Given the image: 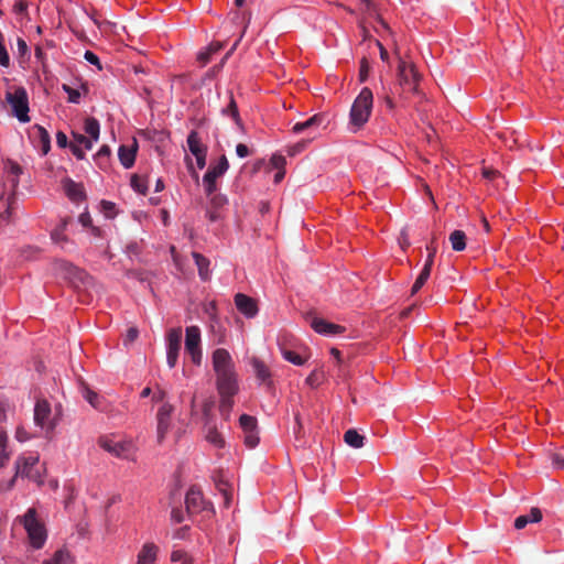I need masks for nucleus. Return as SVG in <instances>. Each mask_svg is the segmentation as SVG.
Masks as SVG:
<instances>
[{"label": "nucleus", "mask_w": 564, "mask_h": 564, "mask_svg": "<svg viewBox=\"0 0 564 564\" xmlns=\"http://www.w3.org/2000/svg\"><path fill=\"white\" fill-rule=\"evenodd\" d=\"M213 367L216 375L235 371L231 356L224 348H218L213 352Z\"/></svg>", "instance_id": "obj_14"}, {"label": "nucleus", "mask_w": 564, "mask_h": 564, "mask_svg": "<svg viewBox=\"0 0 564 564\" xmlns=\"http://www.w3.org/2000/svg\"><path fill=\"white\" fill-rule=\"evenodd\" d=\"M187 145L194 156L207 152V149L202 145L199 135L195 130L191 131L187 135Z\"/></svg>", "instance_id": "obj_26"}, {"label": "nucleus", "mask_w": 564, "mask_h": 564, "mask_svg": "<svg viewBox=\"0 0 564 564\" xmlns=\"http://www.w3.org/2000/svg\"><path fill=\"white\" fill-rule=\"evenodd\" d=\"M426 249L429 250V254H427L426 261H431V265L433 267L434 258H435V253H436V246H435V239L434 238L432 239L431 245H429L426 247Z\"/></svg>", "instance_id": "obj_60"}, {"label": "nucleus", "mask_w": 564, "mask_h": 564, "mask_svg": "<svg viewBox=\"0 0 564 564\" xmlns=\"http://www.w3.org/2000/svg\"><path fill=\"white\" fill-rule=\"evenodd\" d=\"M398 241H399V245L401 246V248L403 250H405L408 247H410V238H409V231H408V228L404 227L401 231H400V235H399V238H398Z\"/></svg>", "instance_id": "obj_52"}, {"label": "nucleus", "mask_w": 564, "mask_h": 564, "mask_svg": "<svg viewBox=\"0 0 564 564\" xmlns=\"http://www.w3.org/2000/svg\"><path fill=\"white\" fill-rule=\"evenodd\" d=\"M130 184H131V187L142 194V195H145L147 192H148V184H147V180L138 174H133L131 176V181H130Z\"/></svg>", "instance_id": "obj_34"}, {"label": "nucleus", "mask_w": 564, "mask_h": 564, "mask_svg": "<svg viewBox=\"0 0 564 564\" xmlns=\"http://www.w3.org/2000/svg\"><path fill=\"white\" fill-rule=\"evenodd\" d=\"M72 137L74 142L70 144H77L78 147L84 145L86 150H91L94 141L90 138L74 131L72 132Z\"/></svg>", "instance_id": "obj_36"}, {"label": "nucleus", "mask_w": 564, "mask_h": 564, "mask_svg": "<svg viewBox=\"0 0 564 564\" xmlns=\"http://www.w3.org/2000/svg\"><path fill=\"white\" fill-rule=\"evenodd\" d=\"M52 560L55 564H68L70 561V554L66 550H58L55 552Z\"/></svg>", "instance_id": "obj_43"}, {"label": "nucleus", "mask_w": 564, "mask_h": 564, "mask_svg": "<svg viewBox=\"0 0 564 564\" xmlns=\"http://www.w3.org/2000/svg\"><path fill=\"white\" fill-rule=\"evenodd\" d=\"M323 121H324V117L322 115H314L303 122L295 123L292 128V131L294 133H302L305 131H311V130L317 128L318 126H321Z\"/></svg>", "instance_id": "obj_24"}, {"label": "nucleus", "mask_w": 564, "mask_h": 564, "mask_svg": "<svg viewBox=\"0 0 564 564\" xmlns=\"http://www.w3.org/2000/svg\"><path fill=\"white\" fill-rule=\"evenodd\" d=\"M110 148L108 145H102L99 151L96 153L95 159L97 161V164L102 167L104 161H107L110 156Z\"/></svg>", "instance_id": "obj_41"}, {"label": "nucleus", "mask_w": 564, "mask_h": 564, "mask_svg": "<svg viewBox=\"0 0 564 564\" xmlns=\"http://www.w3.org/2000/svg\"><path fill=\"white\" fill-rule=\"evenodd\" d=\"M51 405L46 400H37L34 406V423L45 430L46 434L52 433L56 421L52 419Z\"/></svg>", "instance_id": "obj_7"}, {"label": "nucleus", "mask_w": 564, "mask_h": 564, "mask_svg": "<svg viewBox=\"0 0 564 564\" xmlns=\"http://www.w3.org/2000/svg\"><path fill=\"white\" fill-rule=\"evenodd\" d=\"M84 398L94 406L95 409H99V395L90 390L89 388L85 387L84 389Z\"/></svg>", "instance_id": "obj_40"}, {"label": "nucleus", "mask_w": 564, "mask_h": 564, "mask_svg": "<svg viewBox=\"0 0 564 564\" xmlns=\"http://www.w3.org/2000/svg\"><path fill=\"white\" fill-rule=\"evenodd\" d=\"M171 519L175 523H181L184 520V512L180 508H173L171 512Z\"/></svg>", "instance_id": "obj_58"}, {"label": "nucleus", "mask_w": 564, "mask_h": 564, "mask_svg": "<svg viewBox=\"0 0 564 564\" xmlns=\"http://www.w3.org/2000/svg\"><path fill=\"white\" fill-rule=\"evenodd\" d=\"M553 465L558 469H564V448L552 455Z\"/></svg>", "instance_id": "obj_55"}, {"label": "nucleus", "mask_w": 564, "mask_h": 564, "mask_svg": "<svg viewBox=\"0 0 564 564\" xmlns=\"http://www.w3.org/2000/svg\"><path fill=\"white\" fill-rule=\"evenodd\" d=\"M308 140H302L291 147L288 148L286 152L290 156H295L296 154L301 153L307 145Z\"/></svg>", "instance_id": "obj_47"}, {"label": "nucleus", "mask_w": 564, "mask_h": 564, "mask_svg": "<svg viewBox=\"0 0 564 564\" xmlns=\"http://www.w3.org/2000/svg\"><path fill=\"white\" fill-rule=\"evenodd\" d=\"M65 228H66V220L63 221L61 227H58L54 231H52L51 237L55 242H61V241L66 240V237L64 235Z\"/></svg>", "instance_id": "obj_48"}, {"label": "nucleus", "mask_w": 564, "mask_h": 564, "mask_svg": "<svg viewBox=\"0 0 564 564\" xmlns=\"http://www.w3.org/2000/svg\"><path fill=\"white\" fill-rule=\"evenodd\" d=\"M236 153L239 158H246L249 155V149L246 144L239 143L236 147Z\"/></svg>", "instance_id": "obj_63"}, {"label": "nucleus", "mask_w": 564, "mask_h": 564, "mask_svg": "<svg viewBox=\"0 0 564 564\" xmlns=\"http://www.w3.org/2000/svg\"><path fill=\"white\" fill-rule=\"evenodd\" d=\"M235 305L247 318H253L259 311L257 301L243 293H237L235 295Z\"/></svg>", "instance_id": "obj_16"}, {"label": "nucleus", "mask_w": 564, "mask_h": 564, "mask_svg": "<svg viewBox=\"0 0 564 564\" xmlns=\"http://www.w3.org/2000/svg\"><path fill=\"white\" fill-rule=\"evenodd\" d=\"M251 365H252V368H253V371H254L257 378L260 381L265 382L270 379V377H271L270 370L262 360H260L257 357H253L251 359Z\"/></svg>", "instance_id": "obj_27"}, {"label": "nucleus", "mask_w": 564, "mask_h": 564, "mask_svg": "<svg viewBox=\"0 0 564 564\" xmlns=\"http://www.w3.org/2000/svg\"><path fill=\"white\" fill-rule=\"evenodd\" d=\"M9 460V453L7 452V435L0 432V467H3Z\"/></svg>", "instance_id": "obj_37"}, {"label": "nucleus", "mask_w": 564, "mask_h": 564, "mask_svg": "<svg viewBox=\"0 0 564 564\" xmlns=\"http://www.w3.org/2000/svg\"><path fill=\"white\" fill-rule=\"evenodd\" d=\"M29 137L35 148L41 149L42 154L46 155L51 150V137L46 129L40 124H34L29 130Z\"/></svg>", "instance_id": "obj_12"}, {"label": "nucleus", "mask_w": 564, "mask_h": 564, "mask_svg": "<svg viewBox=\"0 0 564 564\" xmlns=\"http://www.w3.org/2000/svg\"><path fill=\"white\" fill-rule=\"evenodd\" d=\"M311 326L316 333L327 336L341 334L345 330V327L340 325L317 317L313 318Z\"/></svg>", "instance_id": "obj_19"}, {"label": "nucleus", "mask_w": 564, "mask_h": 564, "mask_svg": "<svg viewBox=\"0 0 564 564\" xmlns=\"http://www.w3.org/2000/svg\"><path fill=\"white\" fill-rule=\"evenodd\" d=\"M210 204L213 208L218 209L227 204V198L224 195L215 194L210 198Z\"/></svg>", "instance_id": "obj_51"}, {"label": "nucleus", "mask_w": 564, "mask_h": 564, "mask_svg": "<svg viewBox=\"0 0 564 564\" xmlns=\"http://www.w3.org/2000/svg\"><path fill=\"white\" fill-rule=\"evenodd\" d=\"M187 560H193V557L183 550H174L171 553L172 562H181L182 564H185Z\"/></svg>", "instance_id": "obj_44"}, {"label": "nucleus", "mask_w": 564, "mask_h": 564, "mask_svg": "<svg viewBox=\"0 0 564 564\" xmlns=\"http://www.w3.org/2000/svg\"><path fill=\"white\" fill-rule=\"evenodd\" d=\"M39 463L37 456H29V457H19L15 462V475L8 482L7 490H10L14 486V481L17 477H26L33 481L41 482V474L35 466Z\"/></svg>", "instance_id": "obj_5"}, {"label": "nucleus", "mask_w": 564, "mask_h": 564, "mask_svg": "<svg viewBox=\"0 0 564 564\" xmlns=\"http://www.w3.org/2000/svg\"><path fill=\"white\" fill-rule=\"evenodd\" d=\"M159 547L153 542L142 545L137 555V564H154L158 558Z\"/></svg>", "instance_id": "obj_20"}, {"label": "nucleus", "mask_w": 564, "mask_h": 564, "mask_svg": "<svg viewBox=\"0 0 564 564\" xmlns=\"http://www.w3.org/2000/svg\"><path fill=\"white\" fill-rule=\"evenodd\" d=\"M138 144L135 140L132 147L120 145L118 150V156L123 167L130 169L134 164Z\"/></svg>", "instance_id": "obj_22"}, {"label": "nucleus", "mask_w": 564, "mask_h": 564, "mask_svg": "<svg viewBox=\"0 0 564 564\" xmlns=\"http://www.w3.org/2000/svg\"><path fill=\"white\" fill-rule=\"evenodd\" d=\"M98 444L101 448L118 458L131 459L134 454V445L131 441H116L110 437H100Z\"/></svg>", "instance_id": "obj_6"}, {"label": "nucleus", "mask_w": 564, "mask_h": 564, "mask_svg": "<svg viewBox=\"0 0 564 564\" xmlns=\"http://www.w3.org/2000/svg\"><path fill=\"white\" fill-rule=\"evenodd\" d=\"M63 89L65 93H67L69 102L77 104L79 101L80 94L77 89H74L65 84L63 85Z\"/></svg>", "instance_id": "obj_50"}, {"label": "nucleus", "mask_w": 564, "mask_h": 564, "mask_svg": "<svg viewBox=\"0 0 564 564\" xmlns=\"http://www.w3.org/2000/svg\"><path fill=\"white\" fill-rule=\"evenodd\" d=\"M186 512L195 514L206 509L202 492L195 487L189 488L185 497Z\"/></svg>", "instance_id": "obj_17"}, {"label": "nucleus", "mask_w": 564, "mask_h": 564, "mask_svg": "<svg viewBox=\"0 0 564 564\" xmlns=\"http://www.w3.org/2000/svg\"><path fill=\"white\" fill-rule=\"evenodd\" d=\"M431 270H432L431 261H425V264L417 278H420L423 281H427V279L430 278V274H431Z\"/></svg>", "instance_id": "obj_59"}, {"label": "nucleus", "mask_w": 564, "mask_h": 564, "mask_svg": "<svg viewBox=\"0 0 564 564\" xmlns=\"http://www.w3.org/2000/svg\"><path fill=\"white\" fill-rule=\"evenodd\" d=\"M217 390L219 394L235 395L238 391L235 371L217 375Z\"/></svg>", "instance_id": "obj_15"}, {"label": "nucleus", "mask_w": 564, "mask_h": 564, "mask_svg": "<svg viewBox=\"0 0 564 564\" xmlns=\"http://www.w3.org/2000/svg\"><path fill=\"white\" fill-rule=\"evenodd\" d=\"M449 242L454 251H463L466 248V235L463 230H454L449 235Z\"/></svg>", "instance_id": "obj_31"}, {"label": "nucleus", "mask_w": 564, "mask_h": 564, "mask_svg": "<svg viewBox=\"0 0 564 564\" xmlns=\"http://www.w3.org/2000/svg\"><path fill=\"white\" fill-rule=\"evenodd\" d=\"M420 80L421 75L416 70L415 65L413 63L405 62L401 56H399L398 83L403 93H412L415 95L420 94Z\"/></svg>", "instance_id": "obj_3"}, {"label": "nucleus", "mask_w": 564, "mask_h": 564, "mask_svg": "<svg viewBox=\"0 0 564 564\" xmlns=\"http://www.w3.org/2000/svg\"><path fill=\"white\" fill-rule=\"evenodd\" d=\"M84 57L88 63L96 65L99 69H101L99 57L95 53L91 51H86Z\"/></svg>", "instance_id": "obj_57"}, {"label": "nucleus", "mask_w": 564, "mask_h": 564, "mask_svg": "<svg viewBox=\"0 0 564 564\" xmlns=\"http://www.w3.org/2000/svg\"><path fill=\"white\" fill-rule=\"evenodd\" d=\"M84 131L89 135L88 138H90L94 142H97L99 140L100 133L99 121L93 117L86 118L84 123Z\"/></svg>", "instance_id": "obj_29"}, {"label": "nucleus", "mask_w": 564, "mask_h": 564, "mask_svg": "<svg viewBox=\"0 0 564 564\" xmlns=\"http://www.w3.org/2000/svg\"><path fill=\"white\" fill-rule=\"evenodd\" d=\"M59 269L65 273V278L69 279L72 282H80L83 284H88L90 276L84 270L74 267L72 263L62 261L59 263Z\"/></svg>", "instance_id": "obj_18"}, {"label": "nucleus", "mask_w": 564, "mask_h": 564, "mask_svg": "<svg viewBox=\"0 0 564 564\" xmlns=\"http://www.w3.org/2000/svg\"><path fill=\"white\" fill-rule=\"evenodd\" d=\"M240 427L245 432V443L252 448L259 443L257 435V419L254 416L242 414L239 419Z\"/></svg>", "instance_id": "obj_13"}, {"label": "nucleus", "mask_w": 564, "mask_h": 564, "mask_svg": "<svg viewBox=\"0 0 564 564\" xmlns=\"http://www.w3.org/2000/svg\"><path fill=\"white\" fill-rule=\"evenodd\" d=\"M205 427H206V434H205L206 441L217 448H223L225 446V440H224L223 435L218 432L215 423L210 422L209 424H205Z\"/></svg>", "instance_id": "obj_25"}, {"label": "nucleus", "mask_w": 564, "mask_h": 564, "mask_svg": "<svg viewBox=\"0 0 564 564\" xmlns=\"http://www.w3.org/2000/svg\"><path fill=\"white\" fill-rule=\"evenodd\" d=\"M78 220L84 227L91 228V232L95 236H99L100 229L93 226V219L88 212L80 214Z\"/></svg>", "instance_id": "obj_39"}, {"label": "nucleus", "mask_w": 564, "mask_h": 564, "mask_svg": "<svg viewBox=\"0 0 564 564\" xmlns=\"http://www.w3.org/2000/svg\"><path fill=\"white\" fill-rule=\"evenodd\" d=\"M229 167L226 155H221L216 165H210L203 177L205 184V192L208 196L216 192V180L221 176Z\"/></svg>", "instance_id": "obj_8"}, {"label": "nucleus", "mask_w": 564, "mask_h": 564, "mask_svg": "<svg viewBox=\"0 0 564 564\" xmlns=\"http://www.w3.org/2000/svg\"><path fill=\"white\" fill-rule=\"evenodd\" d=\"M270 162H271L272 166L278 170L284 169V166L286 164L285 158L281 154H273Z\"/></svg>", "instance_id": "obj_54"}, {"label": "nucleus", "mask_w": 564, "mask_h": 564, "mask_svg": "<svg viewBox=\"0 0 564 564\" xmlns=\"http://www.w3.org/2000/svg\"><path fill=\"white\" fill-rule=\"evenodd\" d=\"M26 10H28V4L23 1H18L13 6V11L15 14H19V15L26 14Z\"/></svg>", "instance_id": "obj_61"}, {"label": "nucleus", "mask_w": 564, "mask_h": 564, "mask_svg": "<svg viewBox=\"0 0 564 564\" xmlns=\"http://www.w3.org/2000/svg\"><path fill=\"white\" fill-rule=\"evenodd\" d=\"M234 406V395L220 394L219 412L224 420H229Z\"/></svg>", "instance_id": "obj_33"}, {"label": "nucleus", "mask_w": 564, "mask_h": 564, "mask_svg": "<svg viewBox=\"0 0 564 564\" xmlns=\"http://www.w3.org/2000/svg\"><path fill=\"white\" fill-rule=\"evenodd\" d=\"M542 520V512L539 508H531L529 514L519 516L514 520V527L518 530L525 528L528 523H536Z\"/></svg>", "instance_id": "obj_23"}, {"label": "nucleus", "mask_w": 564, "mask_h": 564, "mask_svg": "<svg viewBox=\"0 0 564 564\" xmlns=\"http://www.w3.org/2000/svg\"><path fill=\"white\" fill-rule=\"evenodd\" d=\"M8 172L18 178L22 174V167L14 161L9 160L6 164ZM18 184V180H14V185Z\"/></svg>", "instance_id": "obj_45"}, {"label": "nucleus", "mask_w": 564, "mask_h": 564, "mask_svg": "<svg viewBox=\"0 0 564 564\" xmlns=\"http://www.w3.org/2000/svg\"><path fill=\"white\" fill-rule=\"evenodd\" d=\"M23 524L31 545L34 549H41L46 541V530L44 524L37 519V512L35 508H30L24 516L18 518Z\"/></svg>", "instance_id": "obj_2"}, {"label": "nucleus", "mask_w": 564, "mask_h": 564, "mask_svg": "<svg viewBox=\"0 0 564 564\" xmlns=\"http://www.w3.org/2000/svg\"><path fill=\"white\" fill-rule=\"evenodd\" d=\"M100 206L106 217L112 218L115 216V203L109 200H101Z\"/></svg>", "instance_id": "obj_49"}, {"label": "nucleus", "mask_w": 564, "mask_h": 564, "mask_svg": "<svg viewBox=\"0 0 564 564\" xmlns=\"http://www.w3.org/2000/svg\"><path fill=\"white\" fill-rule=\"evenodd\" d=\"M6 101L11 106L12 113L19 121L28 122L29 117V98L24 87H15L13 91L6 93Z\"/></svg>", "instance_id": "obj_4"}, {"label": "nucleus", "mask_w": 564, "mask_h": 564, "mask_svg": "<svg viewBox=\"0 0 564 564\" xmlns=\"http://www.w3.org/2000/svg\"><path fill=\"white\" fill-rule=\"evenodd\" d=\"M193 258L198 269V274L202 280L206 281L209 279V260L198 252H193Z\"/></svg>", "instance_id": "obj_28"}, {"label": "nucleus", "mask_w": 564, "mask_h": 564, "mask_svg": "<svg viewBox=\"0 0 564 564\" xmlns=\"http://www.w3.org/2000/svg\"><path fill=\"white\" fill-rule=\"evenodd\" d=\"M69 148L73 152V154L78 159V160H84L85 159V152L82 150L80 147H78L77 144H69Z\"/></svg>", "instance_id": "obj_64"}, {"label": "nucleus", "mask_w": 564, "mask_h": 564, "mask_svg": "<svg viewBox=\"0 0 564 564\" xmlns=\"http://www.w3.org/2000/svg\"><path fill=\"white\" fill-rule=\"evenodd\" d=\"M344 441L354 448H360L364 446L365 436L359 434L356 430L350 429L345 432Z\"/></svg>", "instance_id": "obj_30"}, {"label": "nucleus", "mask_w": 564, "mask_h": 564, "mask_svg": "<svg viewBox=\"0 0 564 564\" xmlns=\"http://www.w3.org/2000/svg\"><path fill=\"white\" fill-rule=\"evenodd\" d=\"M63 186L66 195L73 202H79L86 198L84 186L80 183H76L70 178L63 181Z\"/></svg>", "instance_id": "obj_21"}, {"label": "nucleus", "mask_w": 564, "mask_h": 564, "mask_svg": "<svg viewBox=\"0 0 564 564\" xmlns=\"http://www.w3.org/2000/svg\"><path fill=\"white\" fill-rule=\"evenodd\" d=\"M139 336V330L137 327H130L128 330H127V334H126V337H124V344L128 345V344H131L133 343Z\"/></svg>", "instance_id": "obj_56"}, {"label": "nucleus", "mask_w": 564, "mask_h": 564, "mask_svg": "<svg viewBox=\"0 0 564 564\" xmlns=\"http://www.w3.org/2000/svg\"><path fill=\"white\" fill-rule=\"evenodd\" d=\"M370 72V65L366 57L360 61L359 67V82L364 83L367 80Z\"/></svg>", "instance_id": "obj_46"}, {"label": "nucleus", "mask_w": 564, "mask_h": 564, "mask_svg": "<svg viewBox=\"0 0 564 564\" xmlns=\"http://www.w3.org/2000/svg\"><path fill=\"white\" fill-rule=\"evenodd\" d=\"M282 355L288 361L292 362L293 365L302 366L305 362V359L295 351L283 349Z\"/></svg>", "instance_id": "obj_38"}, {"label": "nucleus", "mask_w": 564, "mask_h": 564, "mask_svg": "<svg viewBox=\"0 0 564 564\" xmlns=\"http://www.w3.org/2000/svg\"><path fill=\"white\" fill-rule=\"evenodd\" d=\"M173 405L170 403H164L158 411L156 414V438L158 443H162L165 438L166 433L170 430L171 425V415L173 413Z\"/></svg>", "instance_id": "obj_11"}, {"label": "nucleus", "mask_w": 564, "mask_h": 564, "mask_svg": "<svg viewBox=\"0 0 564 564\" xmlns=\"http://www.w3.org/2000/svg\"><path fill=\"white\" fill-rule=\"evenodd\" d=\"M214 406H215V400L213 398H208L204 401L203 406H202V413H203V417L205 420V424H209L210 422H214L213 414H212Z\"/></svg>", "instance_id": "obj_35"}, {"label": "nucleus", "mask_w": 564, "mask_h": 564, "mask_svg": "<svg viewBox=\"0 0 564 564\" xmlns=\"http://www.w3.org/2000/svg\"><path fill=\"white\" fill-rule=\"evenodd\" d=\"M372 104L373 95L371 89L364 87L355 99L349 115L350 126L355 132L369 120L372 110Z\"/></svg>", "instance_id": "obj_1"}, {"label": "nucleus", "mask_w": 564, "mask_h": 564, "mask_svg": "<svg viewBox=\"0 0 564 564\" xmlns=\"http://www.w3.org/2000/svg\"><path fill=\"white\" fill-rule=\"evenodd\" d=\"M185 333V350L191 356L192 361L199 365L202 361L200 329L197 326H189Z\"/></svg>", "instance_id": "obj_9"}, {"label": "nucleus", "mask_w": 564, "mask_h": 564, "mask_svg": "<svg viewBox=\"0 0 564 564\" xmlns=\"http://www.w3.org/2000/svg\"><path fill=\"white\" fill-rule=\"evenodd\" d=\"M0 65L8 67L10 65L9 53L3 44V35L0 32Z\"/></svg>", "instance_id": "obj_42"}, {"label": "nucleus", "mask_w": 564, "mask_h": 564, "mask_svg": "<svg viewBox=\"0 0 564 564\" xmlns=\"http://www.w3.org/2000/svg\"><path fill=\"white\" fill-rule=\"evenodd\" d=\"M302 433H303V425L300 421V415L296 414L295 415L294 435H295V440L300 443L299 446L304 445V442L301 441Z\"/></svg>", "instance_id": "obj_53"}, {"label": "nucleus", "mask_w": 564, "mask_h": 564, "mask_svg": "<svg viewBox=\"0 0 564 564\" xmlns=\"http://www.w3.org/2000/svg\"><path fill=\"white\" fill-rule=\"evenodd\" d=\"M56 143L59 148H66L68 145L67 135L63 131L56 133Z\"/></svg>", "instance_id": "obj_62"}, {"label": "nucleus", "mask_w": 564, "mask_h": 564, "mask_svg": "<svg viewBox=\"0 0 564 564\" xmlns=\"http://www.w3.org/2000/svg\"><path fill=\"white\" fill-rule=\"evenodd\" d=\"M182 344V328H173L167 333L166 361L170 368H174L177 362Z\"/></svg>", "instance_id": "obj_10"}, {"label": "nucleus", "mask_w": 564, "mask_h": 564, "mask_svg": "<svg viewBox=\"0 0 564 564\" xmlns=\"http://www.w3.org/2000/svg\"><path fill=\"white\" fill-rule=\"evenodd\" d=\"M223 113L230 116L239 128H243L232 94H230L229 104L225 109H223Z\"/></svg>", "instance_id": "obj_32"}]
</instances>
